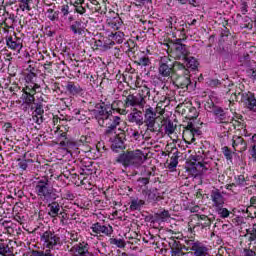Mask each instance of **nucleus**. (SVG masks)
Masks as SVG:
<instances>
[{
	"label": "nucleus",
	"mask_w": 256,
	"mask_h": 256,
	"mask_svg": "<svg viewBox=\"0 0 256 256\" xmlns=\"http://www.w3.org/2000/svg\"><path fill=\"white\" fill-rule=\"evenodd\" d=\"M107 24L109 25V27H111V29L117 30L121 28V25H123V21L119 16H117V17L109 18L107 20Z\"/></svg>",
	"instance_id": "nucleus-25"
},
{
	"label": "nucleus",
	"mask_w": 256,
	"mask_h": 256,
	"mask_svg": "<svg viewBox=\"0 0 256 256\" xmlns=\"http://www.w3.org/2000/svg\"><path fill=\"white\" fill-rule=\"evenodd\" d=\"M109 243H110V245H115L119 249H123V247H125V245H126L125 240L117 239V238H110Z\"/></svg>",
	"instance_id": "nucleus-37"
},
{
	"label": "nucleus",
	"mask_w": 256,
	"mask_h": 256,
	"mask_svg": "<svg viewBox=\"0 0 256 256\" xmlns=\"http://www.w3.org/2000/svg\"><path fill=\"white\" fill-rule=\"evenodd\" d=\"M125 107H139V109H143L145 107V100L137 94H129L125 99Z\"/></svg>",
	"instance_id": "nucleus-9"
},
{
	"label": "nucleus",
	"mask_w": 256,
	"mask_h": 256,
	"mask_svg": "<svg viewBox=\"0 0 256 256\" xmlns=\"http://www.w3.org/2000/svg\"><path fill=\"white\" fill-rule=\"evenodd\" d=\"M201 135V130L193 127V124H188L186 129L183 132L184 141L191 145V143H195V137H199Z\"/></svg>",
	"instance_id": "nucleus-6"
},
{
	"label": "nucleus",
	"mask_w": 256,
	"mask_h": 256,
	"mask_svg": "<svg viewBox=\"0 0 256 256\" xmlns=\"http://www.w3.org/2000/svg\"><path fill=\"white\" fill-rule=\"evenodd\" d=\"M191 84V80L187 76H179L175 79L174 85L178 87V89H187Z\"/></svg>",
	"instance_id": "nucleus-21"
},
{
	"label": "nucleus",
	"mask_w": 256,
	"mask_h": 256,
	"mask_svg": "<svg viewBox=\"0 0 256 256\" xmlns=\"http://www.w3.org/2000/svg\"><path fill=\"white\" fill-rule=\"evenodd\" d=\"M232 147L241 153L247 151V142L241 136H233Z\"/></svg>",
	"instance_id": "nucleus-18"
},
{
	"label": "nucleus",
	"mask_w": 256,
	"mask_h": 256,
	"mask_svg": "<svg viewBox=\"0 0 256 256\" xmlns=\"http://www.w3.org/2000/svg\"><path fill=\"white\" fill-rule=\"evenodd\" d=\"M233 187H236L235 183L230 184V185H227V186H226V189H227L228 191H231V190L233 189Z\"/></svg>",
	"instance_id": "nucleus-63"
},
{
	"label": "nucleus",
	"mask_w": 256,
	"mask_h": 256,
	"mask_svg": "<svg viewBox=\"0 0 256 256\" xmlns=\"http://www.w3.org/2000/svg\"><path fill=\"white\" fill-rule=\"evenodd\" d=\"M110 143L113 151H115V149H123L125 144V132H123V130H120L118 134L114 132V135L110 137Z\"/></svg>",
	"instance_id": "nucleus-10"
},
{
	"label": "nucleus",
	"mask_w": 256,
	"mask_h": 256,
	"mask_svg": "<svg viewBox=\"0 0 256 256\" xmlns=\"http://www.w3.org/2000/svg\"><path fill=\"white\" fill-rule=\"evenodd\" d=\"M216 211H217L218 215H220V217H222V219H227V217H229V210L227 208L217 207Z\"/></svg>",
	"instance_id": "nucleus-40"
},
{
	"label": "nucleus",
	"mask_w": 256,
	"mask_h": 256,
	"mask_svg": "<svg viewBox=\"0 0 256 256\" xmlns=\"http://www.w3.org/2000/svg\"><path fill=\"white\" fill-rule=\"evenodd\" d=\"M70 240L71 241H79V234L75 233V232H72L70 234Z\"/></svg>",
	"instance_id": "nucleus-56"
},
{
	"label": "nucleus",
	"mask_w": 256,
	"mask_h": 256,
	"mask_svg": "<svg viewBox=\"0 0 256 256\" xmlns=\"http://www.w3.org/2000/svg\"><path fill=\"white\" fill-rule=\"evenodd\" d=\"M31 256H43L42 251H33Z\"/></svg>",
	"instance_id": "nucleus-61"
},
{
	"label": "nucleus",
	"mask_w": 256,
	"mask_h": 256,
	"mask_svg": "<svg viewBox=\"0 0 256 256\" xmlns=\"http://www.w3.org/2000/svg\"><path fill=\"white\" fill-rule=\"evenodd\" d=\"M43 256H53V254H51V249L48 248V250L43 252Z\"/></svg>",
	"instance_id": "nucleus-62"
},
{
	"label": "nucleus",
	"mask_w": 256,
	"mask_h": 256,
	"mask_svg": "<svg viewBox=\"0 0 256 256\" xmlns=\"http://www.w3.org/2000/svg\"><path fill=\"white\" fill-rule=\"evenodd\" d=\"M140 182L142 183V185H149V178H142L140 179Z\"/></svg>",
	"instance_id": "nucleus-59"
},
{
	"label": "nucleus",
	"mask_w": 256,
	"mask_h": 256,
	"mask_svg": "<svg viewBox=\"0 0 256 256\" xmlns=\"http://www.w3.org/2000/svg\"><path fill=\"white\" fill-rule=\"evenodd\" d=\"M43 113H45V110H43V107H41V105H39L34 110L33 115L43 116Z\"/></svg>",
	"instance_id": "nucleus-49"
},
{
	"label": "nucleus",
	"mask_w": 256,
	"mask_h": 256,
	"mask_svg": "<svg viewBox=\"0 0 256 256\" xmlns=\"http://www.w3.org/2000/svg\"><path fill=\"white\" fill-rule=\"evenodd\" d=\"M244 256H256V253L251 249H244Z\"/></svg>",
	"instance_id": "nucleus-53"
},
{
	"label": "nucleus",
	"mask_w": 256,
	"mask_h": 256,
	"mask_svg": "<svg viewBox=\"0 0 256 256\" xmlns=\"http://www.w3.org/2000/svg\"><path fill=\"white\" fill-rule=\"evenodd\" d=\"M238 95H240L241 101L246 105L247 109L256 113L255 94L251 92H240Z\"/></svg>",
	"instance_id": "nucleus-8"
},
{
	"label": "nucleus",
	"mask_w": 256,
	"mask_h": 256,
	"mask_svg": "<svg viewBox=\"0 0 256 256\" xmlns=\"http://www.w3.org/2000/svg\"><path fill=\"white\" fill-rule=\"evenodd\" d=\"M139 65H142V67H147L151 65V60H149V57L139 58Z\"/></svg>",
	"instance_id": "nucleus-43"
},
{
	"label": "nucleus",
	"mask_w": 256,
	"mask_h": 256,
	"mask_svg": "<svg viewBox=\"0 0 256 256\" xmlns=\"http://www.w3.org/2000/svg\"><path fill=\"white\" fill-rule=\"evenodd\" d=\"M22 99L25 105H33V103H35V94H29V93L23 94Z\"/></svg>",
	"instance_id": "nucleus-35"
},
{
	"label": "nucleus",
	"mask_w": 256,
	"mask_h": 256,
	"mask_svg": "<svg viewBox=\"0 0 256 256\" xmlns=\"http://www.w3.org/2000/svg\"><path fill=\"white\" fill-rule=\"evenodd\" d=\"M0 256H14L9 245L0 243Z\"/></svg>",
	"instance_id": "nucleus-29"
},
{
	"label": "nucleus",
	"mask_w": 256,
	"mask_h": 256,
	"mask_svg": "<svg viewBox=\"0 0 256 256\" xmlns=\"http://www.w3.org/2000/svg\"><path fill=\"white\" fill-rule=\"evenodd\" d=\"M250 155H251L252 159L256 161V144L250 150Z\"/></svg>",
	"instance_id": "nucleus-55"
},
{
	"label": "nucleus",
	"mask_w": 256,
	"mask_h": 256,
	"mask_svg": "<svg viewBox=\"0 0 256 256\" xmlns=\"http://www.w3.org/2000/svg\"><path fill=\"white\" fill-rule=\"evenodd\" d=\"M128 122L135 123V125L141 127V125L144 123L143 112L134 108L133 111L128 115Z\"/></svg>",
	"instance_id": "nucleus-15"
},
{
	"label": "nucleus",
	"mask_w": 256,
	"mask_h": 256,
	"mask_svg": "<svg viewBox=\"0 0 256 256\" xmlns=\"http://www.w3.org/2000/svg\"><path fill=\"white\" fill-rule=\"evenodd\" d=\"M208 85L210 87H217L218 85H221V82L217 79H212L208 81Z\"/></svg>",
	"instance_id": "nucleus-50"
},
{
	"label": "nucleus",
	"mask_w": 256,
	"mask_h": 256,
	"mask_svg": "<svg viewBox=\"0 0 256 256\" xmlns=\"http://www.w3.org/2000/svg\"><path fill=\"white\" fill-rule=\"evenodd\" d=\"M48 203V215L52 218L58 217L61 214V205L54 200Z\"/></svg>",
	"instance_id": "nucleus-20"
},
{
	"label": "nucleus",
	"mask_w": 256,
	"mask_h": 256,
	"mask_svg": "<svg viewBox=\"0 0 256 256\" xmlns=\"http://www.w3.org/2000/svg\"><path fill=\"white\" fill-rule=\"evenodd\" d=\"M32 120L34 123H37V125H41V123H43V116L32 115Z\"/></svg>",
	"instance_id": "nucleus-47"
},
{
	"label": "nucleus",
	"mask_w": 256,
	"mask_h": 256,
	"mask_svg": "<svg viewBox=\"0 0 256 256\" xmlns=\"http://www.w3.org/2000/svg\"><path fill=\"white\" fill-rule=\"evenodd\" d=\"M251 77H252V79H254L256 81V70H253L251 72Z\"/></svg>",
	"instance_id": "nucleus-64"
},
{
	"label": "nucleus",
	"mask_w": 256,
	"mask_h": 256,
	"mask_svg": "<svg viewBox=\"0 0 256 256\" xmlns=\"http://www.w3.org/2000/svg\"><path fill=\"white\" fill-rule=\"evenodd\" d=\"M156 119L157 113L153 110V107L149 106L146 108L144 112V123L149 131H153Z\"/></svg>",
	"instance_id": "nucleus-7"
},
{
	"label": "nucleus",
	"mask_w": 256,
	"mask_h": 256,
	"mask_svg": "<svg viewBox=\"0 0 256 256\" xmlns=\"http://www.w3.org/2000/svg\"><path fill=\"white\" fill-rule=\"evenodd\" d=\"M238 185L239 187H245L247 185V180L245 179L244 175H238L235 177V184Z\"/></svg>",
	"instance_id": "nucleus-39"
},
{
	"label": "nucleus",
	"mask_w": 256,
	"mask_h": 256,
	"mask_svg": "<svg viewBox=\"0 0 256 256\" xmlns=\"http://www.w3.org/2000/svg\"><path fill=\"white\" fill-rule=\"evenodd\" d=\"M69 251L72 256H85L86 253H89V246L83 242L74 245Z\"/></svg>",
	"instance_id": "nucleus-13"
},
{
	"label": "nucleus",
	"mask_w": 256,
	"mask_h": 256,
	"mask_svg": "<svg viewBox=\"0 0 256 256\" xmlns=\"http://www.w3.org/2000/svg\"><path fill=\"white\" fill-rule=\"evenodd\" d=\"M70 31H72L74 35H83V33H85L83 23L81 21L73 22L70 26Z\"/></svg>",
	"instance_id": "nucleus-23"
},
{
	"label": "nucleus",
	"mask_w": 256,
	"mask_h": 256,
	"mask_svg": "<svg viewBox=\"0 0 256 256\" xmlns=\"http://www.w3.org/2000/svg\"><path fill=\"white\" fill-rule=\"evenodd\" d=\"M37 89H39V85L35 84L33 82H30L22 89L23 94H30V95H35L37 93Z\"/></svg>",
	"instance_id": "nucleus-27"
},
{
	"label": "nucleus",
	"mask_w": 256,
	"mask_h": 256,
	"mask_svg": "<svg viewBox=\"0 0 256 256\" xmlns=\"http://www.w3.org/2000/svg\"><path fill=\"white\" fill-rule=\"evenodd\" d=\"M154 219L156 223H165L166 221H169L171 219V214L167 210H163L161 212H158L154 215Z\"/></svg>",
	"instance_id": "nucleus-22"
},
{
	"label": "nucleus",
	"mask_w": 256,
	"mask_h": 256,
	"mask_svg": "<svg viewBox=\"0 0 256 256\" xmlns=\"http://www.w3.org/2000/svg\"><path fill=\"white\" fill-rule=\"evenodd\" d=\"M165 133L167 135H173L175 133V126L173 125V122H169L165 127Z\"/></svg>",
	"instance_id": "nucleus-41"
},
{
	"label": "nucleus",
	"mask_w": 256,
	"mask_h": 256,
	"mask_svg": "<svg viewBox=\"0 0 256 256\" xmlns=\"http://www.w3.org/2000/svg\"><path fill=\"white\" fill-rule=\"evenodd\" d=\"M91 230L94 237H97L98 235H105L106 237H111L113 235V227L108 225H101V223L97 222L92 224Z\"/></svg>",
	"instance_id": "nucleus-5"
},
{
	"label": "nucleus",
	"mask_w": 256,
	"mask_h": 256,
	"mask_svg": "<svg viewBox=\"0 0 256 256\" xmlns=\"http://www.w3.org/2000/svg\"><path fill=\"white\" fill-rule=\"evenodd\" d=\"M6 45L12 51H21L23 49V40L17 37H8L6 39Z\"/></svg>",
	"instance_id": "nucleus-16"
},
{
	"label": "nucleus",
	"mask_w": 256,
	"mask_h": 256,
	"mask_svg": "<svg viewBox=\"0 0 256 256\" xmlns=\"http://www.w3.org/2000/svg\"><path fill=\"white\" fill-rule=\"evenodd\" d=\"M21 11H31V3L33 0H17Z\"/></svg>",
	"instance_id": "nucleus-33"
},
{
	"label": "nucleus",
	"mask_w": 256,
	"mask_h": 256,
	"mask_svg": "<svg viewBox=\"0 0 256 256\" xmlns=\"http://www.w3.org/2000/svg\"><path fill=\"white\" fill-rule=\"evenodd\" d=\"M186 60V67L188 69L195 70L197 67H199V62L197 59L190 57V58H184Z\"/></svg>",
	"instance_id": "nucleus-34"
},
{
	"label": "nucleus",
	"mask_w": 256,
	"mask_h": 256,
	"mask_svg": "<svg viewBox=\"0 0 256 256\" xmlns=\"http://www.w3.org/2000/svg\"><path fill=\"white\" fill-rule=\"evenodd\" d=\"M116 111H117V113H120V115H127V110H125V109L118 108V109H116Z\"/></svg>",
	"instance_id": "nucleus-60"
},
{
	"label": "nucleus",
	"mask_w": 256,
	"mask_h": 256,
	"mask_svg": "<svg viewBox=\"0 0 256 256\" xmlns=\"http://www.w3.org/2000/svg\"><path fill=\"white\" fill-rule=\"evenodd\" d=\"M60 11L64 17H67V15H69V5L67 4L62 5Z\"/></svg>",
	"instance_id": "nucleus-46"
},
{
	"label": "nucleus",
	"mask_w": 256,
	"mask_h": 256,
	"mask_svg": "<svg viewBox=\"0 0 256 256\" xmlns=\"http://www.w3.org/2000/svg\"><path fill=\"white\" fill-rule=\"evenodd\" d=\"M125 41V34L121 31H118L114 34H112V42L110 45H115V43H118V45H121Z\"/></svg>",
	"instance_id": "nucleus-28"
},
{
	"label": "nucleus",
	"mask_w": 256,
	"mask_h": 256,
	"mask_svg": "<svg viewBox=\"0 0 256 256\" xmlns=\"http://www.w3.org/2000/svg\"><path fill=\"white\" fill-rule=\"evenodd\" d=\"M40 239L46 249H58L61 247V238L51 231L44 232Z\"/></svg>",
	"instance_id": "nucleus-4"
},
{
	"label": "nucleus",
	"mask_w": 256,
	"mask_h": 256,
	"mask_svg": "<svg viewBox=\"0 0 256 256\" xmlns=\"http://www.w3.org/2000/svg\"><path fill=\"white\" fill-rule=\"evenodd\" d=\"M143 205H145L144 200L134 199L131 201L130 209L131 211H139Z\"/></svg>",
	"instance_id": "nucleus-32"
},
{
	"label": "nucleus",
	"mask_w": 256,
	"mask_h": 256,
	"mask_svg": "<svg viewBox=\"0 0 256 256\" xmlns=\"http://www.w3.org/2000/svg\"><path fill=\"white\" fill-rule=\"evenodd\" d=\"M197 167L201 169L202 173H205V171H209L211 166L209 165V163L198 162Z\"/></svg>",
	"instance_id": "nucleus-42"
},
{
	"label": "nucleus",
	"mask_w": 256,
	"mask_h": 256,
	"mask_svg": "<svg viewBox=\"0 0 256 256\" xmlns=\"http://www.w3.org/2000/svg\"><path fill=\"white\" fill-rule=\"evenodd\" d=\"M19 167H20V169H23V171H25L28 167L27 160L20 161L19 162Z\"/></svg>",
	"instance_id": "nucleus-54"
},
{
	"label": "nucleus",
	"mask_w": 256,
	"mask_h": 256,
	"mask_svg": "<svg viewBox=\"0 0 256 256\" xmlns=\"http://www.w3.org/2000/svg\"><path fill=\"white\" fill-rule=\"evenodd\" d=\"M252 4H253V0H247L241 3L240 12L242 13V15H247L249 11V5H252Z\"/></svg>",
	"instance_id": "nucleus-38"
},
{
	"label": "nucleus",
	"mask_w": 256,
	"mask_h": 256,
	"mask_svg": "<svg viewBox=\"0 0 256 256\" xmlns=\"http://www.w3.org/2000/svg\"><path fill=\"white\" fill-rule=\"evenodd\" d=\"M174 48L178 57H183V59H186L189 53V51H187V46L183 44H175Z\"/></svg>",
	"instance_id": "nucleus-26"
},
{
	"label": "nucleus",
	"mask_w": 256,
	"mask_h": 256,
	"mask_svg": "<svg viewBox=\"0 0 256 256\" xmlns=\"http://www.w3.org/2000/svg\"><path fill=\"white\" fill-rule=\"evenodd\" d=\"M214 115L217 123H231L233 121L222 108H216L214 110Z\"/></svg>",
	"instance_id": "nucleus-19"
},
{
	"label": "nucleus",
	"mask_w": 256,
	"mask_h": 256,
	"mask_svg": "<svg viewBox=\"0 0 256 256\" xmlns=\"http://www.w3.org/2000/svg\"><path fill=\"white\" fill-rule=\"evenodd\" d=\"M188 245H190L191 250L195 252V255L197 256H205L207 254V248L205 245H203V243L199 242V241H193L190 240L188 242Z\"/></svg>",
	"instance_id": "nucleus-14"
},
{
	"label": "nucleus",
	"mask_w": 256,
	"mask_h": 256,
	"mask_svg": "<svg viewBox=\"0 0 256 256\" xmlns=\"http://www.w3.org/2000/svg\"><path fill=\"white\" fill-rule=\"evenodd\" d=\"M179 161L177 160V157H172L171 158V162L169 164V169H175V167H177Z\"/></svg>",
	"instance_id": "nucleus-48"
},
{
	"label": "nucleus",
	"mask_w": 256,
	"mask_h": 256,
	"mask_svg": "<svg viewBox=\"0 0 256 256\" xmlns=\"http://www.w3.org/2000/svg\"><path fill=\"white\" fill-rule=\"evenodd\" d=\"M132 137L136 141H139V139H141V134L139 133V131H134V132H132Z\"/></svg>",
	"instance_id": "nucleus-57"
},
{
	"label": "nucleus",
	"mask_w": 256,
	"mask_h": 256,
	"mask_svg": "<svg viewBox=\"0 0 256 256\" xmlns=\"http://www.w3.org/2000/svg\"><path fill=\"white\" fill-rule=\"evenodd\" d=\"M111 111H115L113 105L111 107L100 106L95 110V117L100 127H106V135H113L118 125L121 123V117L113 116Z\"/></svg>",
	"instance_id": "nucleus-1"
},
{
	"label": "nucleus",
	"mask_w": 256,
	"mask_h": 256,
	"mask_svg": "<svg viewBox=\"0 0 256 256\" xmlns=\"http://www.w3.org/2000/svg\"><path fill=\"white\" fill-rule=\"evenodd\" d=\"M198 225H201L202 229H205L206 227H211V219L207 217L206 215H201L198 218Z\"/></svg>",
	"instance_id": "nucleus-31"
},
{
	"label": "nucleus",
	"mask_w": 256,
	"mask_h": 256,
	"mask_svg": "<svg viewBox=\"0 0 256 256\" xmlns=\"http://www.w3.org/2000/svg\"><path fill=\"white\" fill-rule=\"evenodd\" d=\"M250 239H251V241H255V239H256V230L255 229L252 230Z\"/></svg>",
	"instance_id": "nucleus-58"
},
{
	"label": "nucleus",
	"mask_w": 256,
	"mask_h": 256,
	"mask_svg": "<svg viewBox=\"0 0 256 256\" xmlns=\"http://www.w3.org/2000/svg\"><path fill=\"white\" fill-rule=\"evenodd\" d=\"M171 67V59H169L168 56H163L159 63V74L162 75V77H169L171 75Z\"/></svg>",
	"instance_id": "nucleus-11"
},
{
	"label": "nucleus",
	"mask_w": 256,
	"mask_h": 256,
	"mask_svg": "<svg viewBox=\"0 0 256 256\" xmlns=\"http://www.w3.org/2000/svg\"><path fill=\"white\" fill-rule=\"evenodd\" d=\"M209 97H210V101H211V103H213V105H215V103H219V101L221 99V98H219V95H217V93H215V92H211Z\"/></svg>",
	"instance_id": "nucleus-44"
},
{
	"label": "nucleus",
	"mask_w": 256,
	"mask_h": 256,
	"mask_svg": "<svg viewBox=\"0 0 256 256\" xmlns=\"http://www.w3.org/2000/svg\"><path fill=\"white\" fill-rule=\"evenodd\" d=\"M210 199L215 209H217V207H223V205H225V198L223 197V194H221V191L217 189L211 191Z\"/></svg>",
	"instance_id": "nucleus-12"
},
{
	"label": "nucleus",
	"mask_w": 256,
	"mask_h": 256,
	"mask_svg": "<svg viewBox=\"0 0 256 256\" xmlns=\"http://www.w3.org/2000/svg\"><path fill=\"white\" fill-rule=\"evenodd\" d=\"M64 199H68L69 201H73V199H75V195L73 193H71V191H67L64 194Z\"/></svg>",
	"instance_id": "nucleus-52"
},
{
	"label": "nucleus",
	"mask_w": 256,
	"mask_h": 256,
	"mask_svg": "<svg viewBox=\"0 0 256 256\" xmlns=\"http://www.w3.org/2000/svg\"><path fill=\"white\" fill-rule=\"evenodd\" d=\"M143 195H147V198H148L150 201H154V199H155V194L151 193V191H145V190H143Z\"/></svg>",
	"instance_id": "nucleus-51"
},
{
	"label": "nucleus",
	"mask_w": 256,
	"mask_h": 256,
	"mask_svg": "<svg viewBox=\"0 0 256 256\" xmlns=\"http://www.w3.org/2000/svg\"><path fill=\"white\" fill-rule=\"evenodd\" d=\"M47 18L50 21H59V11H55L53 9H48L47 10Z\"/></svg>",
	"instance_id": "nucleus-36"
},
{
	"label": "nucleus",
	"mask_w": 256,
	"mask_h": 256,
	"mask_svg": "<svg viewBox=\"0 0 256 256\" xmlns=\"http://www.w3.org/2000/svg\"><path fill=\"white\" fill-rule=\"evenodd\" d=\"M85 3V0H70V4L73 5L75 8V12L79 13V15H85V7H83V4Z\"/></svg>",
	"instance_id": "nucleus-24"
},
{
	"label": "nucleus",
	"mask_w": 256,
	"mask_h": 256,
	"mask_svg": "<svg viewBox=\"0 0 256 256\" xmlns=\"http://www.w3.org/2000/svg\"><path fill=\"white\" fill-rule=\"evenodd\" d=\"M66 91H68V93L70 95H73L74 97H79V96L83 95V93H85V91L83 90L81 85H79L78 83H75V82H69L66 85Z\"/></svg>",
	"instance_id": "nucleus-17"
},
{
	"label": "nucleus",
	"mask_w": 256,
	"mask_h": 256,
	"mask_svg": "<svg viewBox=\"0 0 256 256\" xmlns=\"http://www.w3.org/2000/svg\"><path fill=\"white\" fill-rule=\"evenodd\" d=\"M143 157H145L143 151L134 150L120 155L117 161L124 167H140L143 164Z\"/></svg>",
	"instance_id": "nucleus-3"
},
{
	"label": "nucleus",
	"mask_w": 256,
	"mask_h": 256,
	"mask_svg": "<svg viewBox=\"0 0 256 256\" xmlns=\"http://www.w3.org/2000/svg\"><path fill=\"white\" fill-rule=\"evenodd\" d=\"M34 191L38 199L43 203H51V201H55L59 197L57 195V190L52 187L47 178H43L36 182Z\"/></svg>",
	"instance_id": "nucleus-2"
},
{
	"label": "nucleus",
	"mask_w": 256,
	"mask_h": 256,
	"mask_svg": "<svg viewBox=\"0 0 256 256\" xmlns=\"http://www.w3.org/2000/svg\"><path fill=\"white\" fill-rule=\"evenodd\" d=\"M151 95V90L147 86H141L138 90V97L142 98V101H145V98L149 97Z\"/></svg>",
	"instance_id": "nucleus-30"
},
{
	"label": "nucleus",
	"mask_w": 256,
	"mask_h": 256,
	"mask_svg": "<svg viewBox=\"0 0 256 256\" xmlns=\"http://www.w3.org/2000/svg\"><path fill=\"white\" fill-rule=\"evenodd\" d=\"M223 153H224V156L226 157V159H228V160L233 159V155L231 154V150L229 148L224 147Z\"/></svg>",
	"instance_id": "nucleus-45"
}]
</instances>
